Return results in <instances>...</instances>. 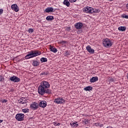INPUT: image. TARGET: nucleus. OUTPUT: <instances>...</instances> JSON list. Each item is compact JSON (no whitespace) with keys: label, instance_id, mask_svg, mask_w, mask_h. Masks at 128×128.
<instances>
[{"label":"nucleus","instance_id":"f257e3e1","mask_svg":"<svg viewBox=\"0 0 128 128\" xmlns=\"http://www.w3.org/2000/svg\"><path fill=\"white\" fill-rule=\"evenodd\" d=\"M50 86V83L46 81L41 82L38 88V92L39 94L44 96V94H50V90H48Z\"/></svg>","mask_w":128,"mask_h":128},{"label":"nucleus","instance_id":"f03ea898","mask_svg":"<svg viewBox=\"0 0 128 128\" xmlns=\"http://www.w3.org/2000/svg\"><path fill=\"white\" fill-rule=\"evenodd\" d=\"M103 44L105 48H110L112 46V43L110 39L106 38L104 40Z\"/></svg>","mask_w":128,"mask_h":128},{"label":"nucleus","instance_id":"7ed1b4c3","mask_svg":"<svg viewBox=\"0 0 128 128\" xmlns=\"http://www.w3.org/2000/svg\"><path fill=\"white\" fill-rule=\"evenodd\" d=\"M16 118L18 122H22L24 120V114H18L16 116Z\"/></svg>","mask_w":128,"mask_h":128},{"label":"nucleus","instance_id":"20e7f679","mask_svg":"<svg viewBox=\"0 0 128 128\" xmlns=\"http://www.w3.org/2000/svg\"><path fill=\"white\" fill-rule=\"evenodd\" d=\"M92 8L87 6L83 8V12L86 14H92Z\"/></svg>","mask_w":128,"mask_h":128},{"label":"nucleus","instance_id":"39448f33","mask_svg":"<svg viewBox=\"0 0 128 128\" xmlns=\"http://www.w3.org/2000/svg\"><path fill=\"white\" fill-rule=\"evenodd\" d=\"M10 80H11V82H18L20 80V79L18 77L14 76L10 78Z\"/></svg>","mask_w":128,"mask_h":128},{"label":"nucleus","instance_id":"423d86ee","mask_svg":"<svg viewBox=\"0 0 128 128\" xmlns=\"http://www.w3.org/2000/svg\"><path fill=\"white\" fill-rule=\"evenodd\" d=\"M54 102H56V104H64V100L62 99V98H58L54 100Z\"/></svg>","mask_w":128,"mask_h":128},{"label":"nucleus","instance_id":"0eeeda50","mask_svg":"<svg viewBox=\"0 0 128 128\" xmlns=\"http://www.w3.org/2000/svg\"><path fill=\"white\" fill-rule=\"evenodd\" d=\"M31 52L33 56V58H34V56H40V54H42L38 50L31 51Z\"/></svg>","mask_w":128,"mask_h":128},{"label":"nucleus","instance_id":"6e6552de","mask_svg":"<svg viewBox=\"0 0 128 128\" xmlns=\"http://www.w3.org/2000/svg\"><path fill=\"white\" fill-rule=\"evenodd\" d=\"M11 8L12 10H14V12H18V6L16 4H12L11 6Z\"/></svg>","mask_w":128,"mask_h":128},{"label":"nucleus","instance_id":"1a4fd4ad","mask_svg":"<svg viewBox=\"0 0 128 128\" xmlns=\"http://www.w3.org/2000/svg\"><path fill=\"white\" fill-rule=\"evenodd\" d=\"M74 26H75L76 28V30H80V28H82V22L76 23L75 24Z\"/></svg>","mask_w":128,"mask_h":128},{"label":"nucleus","instance_id":"9d476101","mask_svg":"<svg viewBox=\"0 0 128 128\" xmlns=\"http://www.w3.org/2000/svg\"><path fill=\"white\" fill-rule=\"evenodd\" d=\"M86 50L88 52H89L90 54H94V49H92V48L90 46L86 47Z\"/></svg>","mask_w":128,"mask_h":128},{"label":"nucleus","instance_id":"9b49d317","mask_svg":"<svg viewBox=\"0 0 128 128\" xmlns=\"http://www.w3.org/2000/svg\"><path fill=\"white\" fill-rule=\"evenodd\" d=\"M39 106L42 108H43L46 106V102L42 101L39 104Z\"/></svg>","mask_w":128,"mask_h":128},{"label":"nucleus","instance_id":"f8f14e48","mask_svg":"<svg viewBox=\"0 0 128 128\" xmlns=\"http://www.w3.org/2000/svg\"><path fill=\"white\" fill-rule=\"evenodd\" d=\"M38 104H36L34 102L33 104H32L30 106L31 108H33V110H36V108H38Z\"/></svg>","mask_w":128,"mask_h":128},{"label":"nucleus","instance_id":"ddd939ff","mask_svg":"<svg viewBox=\"0 0 128 128\" xmlns=\"http://www.w3.org/2000/svg\"><path fill=\"white\" fill-rule=\"evenodd\" d=\"M45 12H54V8L52 7H48L47 8L46 10H45Z\"/></svg>","mask_w":128,"mask_h":128},{"label":"nucleus","instance_id":"4468645a","mask_svg":"<svg viewBox=\"0 0 128 128\" xmlns=\"http://www.w3.org/2000/svg\"><path fill=\"white\" fill-rule=\"evenodd\" d=\"M28 54L25 56L26 60H28V58H34V56L32 55V52H28Z\"/></svg>","mask_w":128,"mask_h":128},{"label":"nucleus","instance_id":"2eb2a0df","mask_svg":"<svg viewBox=\"0 0 128 128\" xmlns=\"http://www.w3.org/2000/svg\"><path fill=\"white\" fill-rule=\"evenodd\" d=\"M50 48V50L51 52H58V50H56V48L52 46V45H50L49 46Z\"/></svg>","mask_w":128,"mask_h":128},{"label":"nucleus","instance_id":"dca6fc26","mask_svg":"<svg viewBox=\"0 0 128 128\" xmlns=\"http://www.w3.org/2000/svg\"><path fill=\"white\" fill-rule=\"evenodd\" d=\"M98 80V77H92L90 79V82H96Z\"/></svg>","mask_w":128,"mask_h":128},{"label":"nucleus","instance_id":"f3484780","mask_svg":"<svg viewBox=\"0 0 128 128\" xmlns=\"http://www.w3.org/2000/svg\"><path fill=\"white\" fill-rule=\"evenodd\" d=\"M63 4L65 6H70V3L68 0H64Z\"/></svg>","mask_w":128,"mask_h":128},{"label":"nucleus","instance_id":"a211bd4d","mask_svg":"<svg viewBox=\"0 0 128 128\" xmlns=\"http://www.w3.org/2000/svg\"><path fill=\"white\" fill-rule=\"evenodd\" d=\"M84 90L86 91V92H90V90H92V87L90 86H88L86 87L85 88H84Z\"/></svg>","mask_w":128,"mask_h":128},{"label":"nucleus","instance_id":"6ab92c4d","mask_svg":"<svg viewBox=\"0 0 128 128\" xmlns=\"http://www.w3.org/2000/svg\"><path fill=\"white\" fill-rule=\"evenodd\" d=\"M94 12L95 14H98L100 12V10H96V9H94V8H92V11L91 12V14H94Z\"/></svg>","mask_w":128,"mask_h":128},{"label":"nucleus","instance_id":"aec40b11","mask_svg":"<svg viewBox=\"0 0 128 128\" xmlns=\"http://www.w3.org/2000/svg\"><path fill=\"white\" fill-rule=\"evenodd\" d=\"M118 30H121L122 32H124V30H126V27L124 26H120L118 28Z\"/></svg>","mask_w":128,"mask_h":128},{"label":"nucleus","instance_id":"412c9836","mask_svg":"<svg viewBox=\"0 0 128 128\" xmlns=\"http://www.w3.org/2000/svg\"><path fill=\"white\" fill-rule=\"evenodd\" d=\"M32 64L34 66H38L40 64V63H38L36 60H33Z\"/></svg>","mask_w":128,"mask_h":128},{"label":"nucleus","instance_id":"4be33fe9","mask_svg":"<svg viewBox=\"0 0 128 128\" xmlns=\"http://www.w3.org/2000/svg\"><path fill=\"white\" fill-rule=\"evenodd\" d=\"M18 102H20V104H26V100H24L20 99L18 100Z\"/></svg>","mask_w":128,"mask_h":128},{"label":"nucleus","instance_id":"5701e85b","mask_svg":"<svg viewBox=\"0 0 128 128\" xmlns=\"http://www.w3.org/2000/svg\"><path fill=\"white\" fill-rule=\"evenodd\" d=\"M47 20H54V16H48L46 18Z\"/></svg>","mask_w":128,"mask_h":128},{"label":"nucleus","instance_id":"b1692460","mask_svg":"<svg viewBox=\"0 0 128 128\" xmlns=\"http://www.w3.org/2000/svg\"><path fill=\"white\" fill-rule=\"evenodd\" d=\"M40 61L42 62H48V59L46 58H42L40 59Z\"/></svg>","mask_w":128,"mask_h":128},{"label":"nucleus","instance_id":"393cba45","mask_svg":"<svg viewBox=\"0 0 128 128\" xmlns=\"http://www.w3.org/2000/svg\"><path fill=\"white\" fill-rule=\"evenodd\" d=\"M22 112H25V113L28 112H30V109H28V108L22 109Z\"/></svg>","mask_w":128,"mask_h":128},{"label":"nucleus","instance_id":"a878e982","mask_svg":"<svg viewBox=\"0 0 128 128\" xmlns=\"http://www.w3.org/2000/svg\"><path fill=\"white\" fill-rule=\"evenodd\" d=\"M70 124H71L72 126H78V124L75 122H72Z\"/></svg>","mask_w":128,"mask_h":128},{"label":"nucleus","instance_id":"bb28decb","mask_svg":"<svg viewBox=\"0 0 128 128\" xmlns=\"http://www.w3.org/2000/svg\"><path fill=\"white\" fill-rule=\"evenodd\" d=\"M28 32H29V34H32V32H34V30L32 29V28H29L28 30Z\"/></svg>","mask_w":128,"mask_h":128},{"label":"nucleus","instance_id":"cd10ccee","mask_svg":"<svg viewBox=\"0 0 128 128\" xmlns=\"http://www.w3.org/2000/svg\"><path fill=\"white\" fill-rule=\"evenodd\" d=\"M60 43L61 44H64L66 43V41L63 40V41L60 42Z\"/></svg>","mask_w":128,"mask_h":128},{"label":"nucleus","instance_id":"c85d7f7f","mask_svg":"<svg viewBox=\"0 0 128 128\" xmlns=\"http://www.w3.org/2000/svg\"><path fill=\"white\" fill-rule=\"evenodd\" d=\"M2 80H4V76H0V82H2Z\"/></svg>","mask_w":128,"mask_h":128},{"label":"nucleus","instance_id":"c756f323","mask_svg":"<svg viewBox=\"0 0 128 128\" xmlns=\"http://www.w3.org/2000/svg\"><path fill=\"white\" fill-rule=\"evenodd\" d=\"M2 103H6V102L8 101H7L6 100H2Z\"/></svg>","mask_w":128,"mask_h":128},{"label":"nucleus","instance_id":"7c9ffc66","mask_svg":"<svg viewBox=\"0 0 128 128\" xmlns=\"http://www.w3.org/2000/svg\"><path fill=\"white\" fill-rule=\"evenodd\" d=\"M70 2H76V0H69Z\"/></svg>","mask_w":128,"mask_h":128},{"label":"nucleus","instance_id":"2f4dec72","mask_svg":"<svg viewBox=\"0 0 128 128\" xmlns=\"http://www.w3.org/2000/svg\"><path fill=\"white\" fill-rule=\"evenodd\" d=\"M4 12V10L2 9H0V14H2Z\"/></svg>","mask_w":128,"mask_h":128},{"label":"nucleus","instance_id":"473e14b6","mask_svg":"<svg viewBox=\"0 0 128 128\" xmlns=\"http://www.w3.org/2000/svg\"><path fill=\"white\" fill-rule=\"evenodd\" d=\"M66 30L68 32H70V27H68L67 28H66Z\"/></svg>","mask_w":128,"mask_h":128},{"label":"nucleus","instance_id":"72a5a7b5","mask_svg":"<svg viewBox=\"0 0 128 128\" xmlns=\"http://www.w3.org/2000/svg\"><path fill=\"white\" fill-rule=\"evenodd\" d=\"M96 126H100V123H96Z\"/></svg>","mask_w":128,"mask_h":128},{"label":"nucleus","instance_id":"f704fd0d","mask_svg":"<svg viewBox=\"0 0 128 128\" xmlns=\"http://www.w3.org/2000/svg\"><path fill=\"white\" fill-rule=\"evenodd\" d=\"M124 18H128V15H125V16H124Z\"/></svg>","mask_w":128,"mask_h":128},{"label":"nucleus","instance_id":"c9c22d12","mask_svg":"<svg viewBox=\"0 0 128 128\" xmlns=\"http://www.w3.org/2000/svg\"><path fill=\"white\" fill-rule=\"evenodd\" d=\"M99 126H100V127L104 126V124H100Z\"/></svg>","mask_w":128,"mask_h":128},{"label":"nucleus","instance_id":"e433bc0d","mask_svg":"<svg viewBox=\"0 0 128 128\" xmlns=\"http://www.w3.org/2000/svg\"><path fill=\"white\" fill-rule=\"evenodd\" d=\"M126 8L127 10H128V3L126 4Z\"/></svg>","mask_w":128,"mask_h":128},{"label":"nucleus","instance_id":"4c0bfd02","mask_svg":"<svg viewBox=\"0 0 128 128\" xmlns=\"http://www.w3.org/2000/svg\"><path fill=\"white\" fill-rule=\"evenodd\" d=\"M56 126H60V124L58 123V124H57Z\"/></svg>","mask_w":128,"mask_h":128},{"label":"nucleus","instance_id":"58836bf2","mask_svg":"<svg viewBox=\"0 0 128 128\" xmlns=\"http://www.w3.org/2000/svg\"><path fill=\"white\" fill-rule=\"evenodd\" d=\"M2 120H0V124L2 123Z\"/></svg>","mask_w":128,"mask_h":128},{"label":"nucleus","instance_id":"ea45409f","mask_svg":"<svg viewBox=\"0 0 128 128\" xmlns=\"http://www.w3.org/2000/svg\"><path fill=\"white\" fill-rule=\"evenodd\" d=\"M56 124H56V122H54V126H57Z\"/></svg>","mask_w":128,"mask_h":128},{"label":"nucleus","instance_id":"a19ab883","mask_svg":"<svg viewBox=\"0 0 128 128\" xmlns=\"http://www.w3.org/2000/svg\"><path fill=\"white\" fill-rule=\"evenodd\" d=\"M66 54H68V51H66Z\"/></svg>","mask_w":128,"mask_h":128},{"label":"nucleus","instance_id":"79ce46f5","mask_svg":"<svg viewBox=\"0 0 128 128\" xmlns=\"http://www.w3.org/2000/svg\"><path fill=\"white\" fill-rule=\"evenodd\" d=\"M127 78H128V73L127 74Z\"/></svg>","mask_w":128,"mask_h":128}]
</instances>
